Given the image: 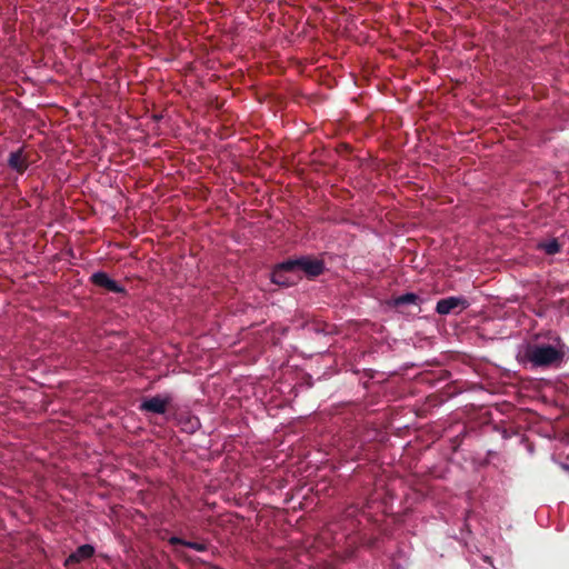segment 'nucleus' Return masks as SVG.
<instances>
[{
    "label": "nucleus",
    "instance_id": "nucleus-7",
    "mask_svg": "<svg viewBox=\"0 0 569 569\" xmlns=\"http://www.w3.org/2000/svg\"><path fill=\"white\" fill-rule=\"evenodd\" d=\"M94 555V547L91 545H82L76 549L74 552L68 556L64 561V566H69L71 563H79L83 560L90 559Z\"/></svg>",
    "mask_w": 569,
    "mask_h": 569
},
{
    "label": "nucleus",
    "instance_id": "nucleus-2",
    "mask_svg": "<svg viewBox=\"0 0 569 569\" xmlns=\"http://www.w3.org/2000/svg\"><path fill=\"white\" fill-rule=\"evenodd\" d=\"M300 278L299 273H296L295 263L291 260L277 264L271 272V281L282 287L293 286Z\"/></svg>",
    "mask_w": 569,
    "mask_h": 569
},
{
    "label": "nucleus",
    "instance_id": "nucleus-9",
    "mask_svg": "<svg viewBox=\"0 0 569 569\" xmlns=\"http://www.w3.org/2000/svg\"><path fill=\"white\" fill-rule=\"evenodd\" d=\"M169 543L172 545V546H176V545H182L184 547H188V548H191L196 551H199V552H203L208 549L207 545L203 543V542H196V541H188V540H183L181 538H178V537H171L169 539Z\"/></svg>",
    "mask_w": 569,
    "mask_h": 569
},
{
    "label": "nucleus",
    "instance_id": "nucleus-10",
    "mask_svg": "<svg viewBox=\"0 0 569 569\" xmlns=\"http://www.w3.org/2000/svg\"><path fill=\"white\" fill-rule=\"evenodd\" d=\"M538 248L543 250L547 254L552 256L560 251L561 246L557 239H552L548 242L538 244Z\"/></svg>",
    "mask_w": 569,
    "mask_h": 569
},
{
    "label": "nucleus",
    "instance_id": "nucleus-4",
    "mask_svg": "<svg viewBox=\"0 0 569 569\" xmlns=\"http://www.w3.org/2000/svg\"><path fill=\"white\" fill-rule=\"evenodd\" d=\"M90 281H91L92 284H94L97 287H100V288H103L107 291L116 292V293H122V295L127 293V290H126L124 287L120 286L117 281L111 279L108 276V273H106L103 271L94 272L90 277Z\"/></svg>",
    "mask_w": 569,
    "mask_h": 569
},
{
    "label": "nucleus",
    "instance_id": "nucleus-8",
    "mask_svg": "<svg viewBox=\"0 0 569 569\" xmlns=\"http://www.w3.org/2000/svg\"><path fill=\"white\" fill-rule=\"evenodd\" d=\"M8 163L11 169L16 170L19 173H23L29 167L27 157L23 154L22 148L10 153Z\"/></svg>",
    "mask_w": 569,
    "mask_h": 569
},
{
    "label": "nucleus",
    "instance_id": "nucleus-11",
    "mask_svg": "<svg viewBox=\"0 0 569 569\" xmlns=\"http://www.w3.org/2000/svg\"><path fill=\"white\" fill-rule=\"evenodd\" d=\"M418 300H419V297L416 293L408 292V293H405V295H401V296L395 298L393 305L401 306V305H406V303H417Z\"/></svg>",
    "mask_w": 569,
    "mask_h": 569
},
{
    "label": "nucleus",
    "instance_id": "nucleus-3",
    "mask_svg": "<svg viewBox=\"0 0 569 569\" xmlns=\"http://www.w3.org/2000/svg\"><path fill=\"white\" fill-rule=\"evenodd\" d=\"M295 263L296 273L303 271L308 277L315 278L325 272V262L321 259L301 257L299 259L291 260Z\"/></svg>",
    "mask_w": 569,
    "mask_h": 569
},
{
    "label": "nucleus",
    "instance_id": "nucleus-1",
    "mask_svg": "<svg viewBox=\"0 0 569 569\" xmlns=\"http://www.w3.org/2000/svg\"><path fill=\"white\" fill-rule=\"evenodd\" d=\"M565 352L550 345L532 346L526 351V358L536 367H549L562 362Z\"/></svg>",
    "mask_w": 569,
    "mask_h": 569
},
{
    "label": "nucleus",
    "instance_id": "nucleus-5",
    "mask_svg": "<svg viewBox=\"0 0 569 569\" xmlns=\"http://www.w3.org/2000/svg\"><path fill=\"white\" fill-rule=\"evenodd\" d=\"M170 401L171 398L169 396H154L143 400L140 405V409L147 412L163 415L167 411Z\"/></svg>",
    "mask_w": 569,
    "mask_h": 569
},
{
    "label": "nucleus",
    "instance_id": "nucleus-6",
    "mask_svg": "<svg viewBox=\"0 0 569 569\" xmlns=\"http://www.w3.org/2000/svg\"><path fill=\"white\" fill-rule=\"evenodd\" d=\"M462 307L463 309L468 307V302L458 297H449L441 299L437 302L436 311L439 315H448L455 308Z\"/></svg>",
    "mask_w": 569,
    "mask_h": 569
}]
</instances>
